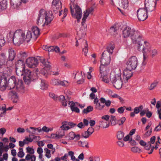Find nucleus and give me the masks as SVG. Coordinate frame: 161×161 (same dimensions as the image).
Returning a JSON list of instances; mask_svg holds the SVG:
<instances>
[{"instance_id": "nucleus-1", "label": "nucleus", "mask_w": 161, "mask_h": 161, "mask_svg": "<svg viewBox=\"0 0 161 161\" xmlns=\"http://www.w3.org/2000/svg\"><path fill=\"white\" fill-rule=\"evenodd\" d=\"M10 37H13V41L14 44L19 46L25 42H28L30 41L32 37V33L30 31L24 32L21 30H16L14 34L9 33L7 36Z\"/></svg>"}, {"instance_id": "nucleus-2", "label": "nucleus", "mask_w": 161, "mask_h": 161, "mask_svg": "<svg viewBox=\"0 0 161 161\" xmlns=\"http://www.w3.org/2000/svg\"><path fill=\"white\" fill-rule=\"evenodd\" d=\"M122 35L125 38L130 37L133 40H134L135 42L137 44L138 49L140 50V47L142 45V43H141L143 41L140 39V36L138 32L136 31L134 28L127 26L123 30Z\"/></svg>"}, {"instance_id": "nucleus-3", "label": "nucleus", "mask_w": 161, "mask_h": 161, "mask_svg": "<svg viewBox=\"0 0 161 161\" xmlns=\"http://www.w3.org/2000/svg\"><path fill=\"white\" fill-rule=\"evenodd\" d=\"M53 16L52 12H47L44 9H41L37 19V24L39 25L42 24L45 19V24L47 25L53 20Z\"/></svg>"}, {"instance_id": "nucleus-4", "label": "nucleus", "mask_w": 161, "mask_h": 161, "mask_svg": "<svg viewBox=\"0 0 161 161\" xmlns=\"http://www.w3.org/2000/svg\"><path fill=\"white\" fill-rule=\"evenodd\" d=\"M18 79L14 76H12L8 79L7 82V78L5 77L1 80L0 85L2 86L0 88V89L1 90H5L7 86L9 87L10 89L14 88L15 86V84Z\"/></svg>"}, {"instance_id": "nucleus-5", "label": "nucleus", "mask_w": 161, "mask_h": 161, "mask_svg": "<svg viewBox=\"0 0 161 161\" xmlns=\"http://www.w3.org/2000/svg\"><path fill=\"white\" fill-rule=\"evenodd\" d=\"M71 13L72 16L77 19L79 22L82 16L81 9L75 3H70Z\"/></svg>"}, {"instance_id": "nucleus-6", "label": "nucleus", "mask_w": 161, "mask_h": 161, "mask_svg": "<svg viewBox=\"0 0 161 161\" xmlns=\"http://www.w3.org/2000/svg\"><path fill=\"white\" fill-rule=\"evenodd\" d=\"M121 75L119 74L112 75L110 76V80L114 86L117 89H120L122 87V81L121 78Z\"/></svg>"}, {"instance_id": "nucleus-7", "label": "nucleus", "mask_w": 161, "mask_h": 161, "mask_svg": "<svg viewBox=\"0 0 161 161\" xmlns=\"http://www.w3.org/2000/svg\"><path fill=\"white\" fill-rule=\"evenodd\" d=\"M111 55L108 52L104 51L102 54L101 58V63L100 68L107 69V65L109 64L111 61Z\"/></svg>"}, {"instance_id": "nucleus-8", "label": "nucleus", "mask_w": 161, "mask_h": 161, "mask_svg": "<svg viewBox=\"0 0 161 161\" xmlns=\"http://www.w3.org/2000/svg\"><path fill=\"white\" fill-rule=\"evenodd\" d=\"M138 64L137 58L135 56H132L129 58L126 64L128 68L130 69L135 70Z\"/></svg>"}, {"instance_id": "nucleus-9", "label": "nucleus", "mask_w": 161, "mask_h": 161, "mask_svg": "<svg viewBox=\"0 0 161 161\" xmlns=\"http://www.w3.org/2000/svg\"><path fill=\"white\" fill-rule=\"evenodd\" d=\"M25 67L24 63L23 61L21 60H18L16 66V72L17 75L18 76L23 75Z\"/></svg>"}, {"instance_id": "nucleus-10", "label": "nucleus", "mask_w": 161, "mask_h": 161, "mask_svg": "<svg viewBox=\"0 0 161 161\" xmlns=\"http://www.w3.org/2000/svg\"><path fill=\"white\" fill-rule=\"evenodd\" d=\"M8 60L6 53H0V69L5 67V65L11 67L8 63Z\"/></svg>"}, {"instance_id": "nucleus-11", "label": "nucleus", "mask_w": 161, "mask_h": 161, "mask_svg": "<svg viewBox=\"0 0 161 161\" xmlns=\"http://www.w3.org/2000/svg\"><path fill=\"white\" fill-rule=\"evenodd\" d=\"M148 11L145 8H140L137 11V14L138 19L140 21H143L148 17Z\"/></svg>"}, {"instance_id": "nucleus-12", "label": "nucleus", "mask_w": 161, "mask_h": 161, "mask_svg": "<svg viewBox=\"0 0 161 161\" xmlns=\"http://www.w3.org/2000/svg\"><path fill=\"white\" fill-rule=\"evenodd\" d=\"M52 4V7L54 13L56 14L59 11V15L60 16L63 12L62 10L60 11L62 8L61 2L59 0H53Z\"/></svg>"}, {"instance_id": "nucleus-13", "label": "nucleus", "mask_w": 161, "mask_h": 161, "mask_svg": "<svg viewBox=\"0 0 161 161\" xmlns=\"http://www.w3.org/2000/svg\"><path fill=\"white\" fill-rule=\"evenodd\" d=\"M38 60L35 57H29L26 60V64L30 68H35L38 65Z\"/></svg>"}, {"instance_id": "nucleus-14", "label": "nucleus", "mask_w": 161, "mask_h": 161, "mask_svg": "<svg viewBox=\"0 0 161 161\" xmlns=\"http://www.w3.org/2000/svg\"><path fill=\"white\" fill-rule=\"evenodd\" d=\"M100 75L99 78L102 81L106 83H108L109 80L108 78L107 69L100 68Z\"/></svg>"}, {"instance_id": "nucleus-15", "label": "nucleus", "mask_w": 161, "mask_h": 161, "mask_svg": "<svg viewBox=\"0 0 161 161\" xmlns=\"http://www.w3.org/2000/svg\"><path fill=\"white\" fill-rule=\"evenodd\" d=\"M94 9V8L93 7H91L87 9L86 11V12H84L83 18L82 19V21L81 22L82 25L81 28H83L84 30L86 29V25L84 24H85V22L86 21V19L89 14L93 11Z\"/></svg>"}, {"instance_id": "nucleus-16", "label": "nucleus", "mask_w": 161, "mask_h": 161, "mask_svg": "<svg viewBox=\"0 0 161 161\" xmlns=\"http://www.w3.org/2000/svg\"><path fill=\"white\" fill-rule=\"evenodd\" d=\"M8 52V63L12 67L13 65V61L16 56V53L14 49L12 48H9Z\"/></svg>"}, {"instance_id": "nucleus-17", "label": "nucleus", "mask_w": 161, "mask_h": 161, "mask_svg": "<svg viewBox=\"0 0 161 161\" xmlns=\"http://www.w3.org/2000/svg\"><path fill=\"white\" fill-rule=\"evenodd\" d=\"M14 88H15L17 92H19L22 93H24L25 92V89L23 80H21L18 79L15 84V86Z\"/></svg>"}, {"instance_id": "nucleus-18", "label": "nucleus", "mask_w": 161, "mask_h": 161, "mask_svg": "<svg viewBox=\"0 0 161 161\" xmlns=\"http://www.w3.org/2000/svg\"><path fill=\"white\" fill-rule=\"evenodd\" d=\"M23 75L25 82L27 84H29L32 79L31 72L28 69H25Z\"/></svg>"}, {"instance_id": "nucleus-19", "label": "nucleus", "mask_w": 161, "mask_h": 161, "mask_svg": "<svg viewBox=\"0 0 161 161\" xmlns=\"http://www.w3.org/2000/svg\"><path fill=\"white\" fill-rule=\"evenodd\" d=\"M133 70L127 68V67L124 70L123 73V76L124 80H125L126 82H127L128 80L132 76L133 73L131 71Z\"/></svg>"}, {"instance_id": "nucleus-20", "label": "nucleus", "mask_w": 161, "mask_h": 161, "mask_svg": "<svg viewBox=\"0 0 161 161\" xmlns=\"http://www.w3.org/2000/svg\"><path fill=\"white\" fill-rule=\"evenodd\" d=\"M11 67L9 66L6 67L5 66L4 68H3L0 69V73L3 74L4 76H9L11 75L12 72Z\"/></svg>"}, {"instance_id": "nucleus-21", "label": "nucleus", "mask_w": 161, "mask_h": 161, "mask_svg": "<svg viewBox=\"0 0 161 161\" xmlns=\"http://www.w3.org/2000/svg\"><path fill=\"white\" fill-rule=\"evenodd\" d=\"M80 44L81 47L82 48V51L84 54L86 56L88 52V44L86 41L83 40L82 42Z\"/></svg>"}, {"instance_id": "nucleus-22", "label": "nucleus", "mask_w": 161, "mask_h": 161, "mask_svg": "<svg viewBox=\"0 0 161 161\" xmlns=\"http://www.w3.org/2000/svg\"><path fill=\"white\" fill-rule=\"evenodd\" d=\"M41 63L44 65L46 69L49 70L51 68V63L47 60L43 58L40 59Z\"/></svg>"}, {"instance_id": "nucleus-23", "label": "nucleus", "mask_w": 161, "mask_h": 161, "mask_svg": "<svg viewBox=\"0 0 161 161\" xmlns=\"http://www.w3.org/2000/svg\"><path fill=\"white\" fill-rule=\"evenodd\" d=\"M20 0H11L10 4L11 7L13 8L18 7L21 4Z\"/></svg>"}, {"instance_id": "nucleus-24", "label": "nucleus", "mask_w": 161, "mask_h": 161, "mask_svg": "<svg viewBox=\"0 0 161 161\" xmlns=\"http://www.w3.org/2000/svg\"><path fill=\"white\" fill-rule=\"evenodd\" d=\"M151 49L149 43L146 42H144V44L142 50L143 53H146L148 52H149Z\"/></svg>"}, {"instance_id": "nucleus-25", "label": "nucleus", "mask_w": 161, "mask_h": 161, "mask_svg": "<svg viewBox=\"0 0 161 161\" xmlns=\"http://www.w3.org/2000/svg\"><path fill=\"white\" fill-rule=\"evenodd\" d=\"M9 94L11 96V98L13 102L14 103H17L19 100V98L16 92L11 91L9 92Z\"/></svg>"}, {"instance_id": "nucleus-26", "label": "nucleus", "mask_w": 161, "mask_h": 161, "mask_svg": "<svg viewBox=\"0 0 161 161\" xmlns=\"http://www.w3.org/2000/svg\"><path fill=\"white\" fill-rule=\"evenodd\" d=\"M59 101L60 102L62 105L64 106H66L67 104V99H65L63 95H60L59 97H58V99Z\"/></svg>"}, {"instance_id": "nucleus-27", "label": "nucleus", "mask_w": 161, "mask_h": 161, "mask_svg": "<svg viewBox=\"0 0 161 161\" xmlns=\"http://www.w3.org/2000/svg\"><path fill=\"white\" fill-rule=\"evenodd\" d=\"M7 0H3L0 2V11L6 9L7 8Z\"/></svg>"}, {"instance_id": "nucleus-28", "label": "nucleus", "mask_w": 161, "mask_h": 161, "mask_svg": "<svg viewBox=\"0 0 161 161\" xmlns=\"http://www.w3.org/2000/svg\"><path fill=\"white\" fill-rule=\"evenodd\" d=\"M114 44H111L109 45L107 47V50L104 51H106L109 53V55H112L113 52V50L114 48Z\"/></svg>"}, {"instance_id": "nucleus-29", "label": "nucleus", "mask_w": 161, "mask_h": 161, "mask_svg": "<svg viewBox=\"0 0 161 161\" xmlns=\"http://www.w3.org/2000/svg\"><path fill=\"white\" fill-rule=\"evenodd\" d=\"M41 80V89L42 90H46L48 87V85L45 80L40 79Z\"/></svg>"}, {"instance_id": "nucleus-30", "label": "nucleus", "mask_w": 161, "mask_h": 161, "mask_svg": "<svg viewBox=\"0 0 161 161\" xmlns=\"http://www.w3.org/2000/svg\"><path fill=\"white\" fill-rule=\"evenodd\" d=\"M33 33L36 36H38L40 34V30L37 26H35L33 27L32 28Z\"/></svg>"}, {"instance_id": "nucleus-31", "label": "nucleus", "mask_w": 161, "mask_h": 161, "mask_svg": "<svg viewBox=\"0 0 161 161\" xmlns=\"http://www.w3.org/2000/svg\"><path fill=\"white\" fill-rule=\"evenodd\" d=\"M100 100L102 103H105V105L106 106L108 107L110 106L111 103L110 100H106L103 97L101 98Z\"/></svg>"}, {"instance_id": "nucleus-32", "label": "nucleus", "mask_w": 161, "mask_h": 161, "mask_svg": "<svg viewBox=\"0 0 161 161\" xmlns=\"http://www.w3.org/2000/svg\"><path fill=\"white\" fill-rule=\"evenodd\" d=\"M68 122L67 121H64L62 123V125L60 127V128L63 130H68L70 128L68 126H67L68 125Z\"/></svg>"}, {"instance_id": "nucleus-33", "label": "nucleus", "mask_w": 161, "mask_h": 161, "mask_svg": "<svg viewBox=\"0 0 161 161\" xmlns=\"http://www.w3.org/2000/svg\"><path fill=\"white\" fill-rule=\"evenodd\" d=\"M30 128L33 130L31 132V133L32 134H36L37 135V134L36 132V131H38V132H40L42 131V129L40 127L35 128L32 127H30Z\"/></svg>"}, {"instance_id": "nucleus-34", "label": "nucleus", "mask_w": 161, "mask_h": 161, "mask_svg": "<svg viewBox=\"0 0 161 161\" xmlns=\"http://www.w3.org/2000/svg\"><path fill=\"white\" fill-rule=\"evenodd\" d=\"M129 2L128 0H121V7L125 9L129 6Z\"/></svg>"}, {"instance_id": "nucleus-35", "label": "nucleus", "mask_w": 161, "mask_h": 161, "mask_svg": "<svg viewBox=\"0 0 161 161\" xmlns=\"http://www.w3.org/2000/svg\"><path fill=\"white\" fill-rule=\"evenodd\" d=\"M118 29V28L116 25H114L111 27L109 30L110 32L112 35L114 34V33L116 32Z\"/></svg>"}, {"instance_id": "nucleus-36", "label": "nucleus", "mask_w": 161, "mask_h": 161, "mask_svg": "<svg viewBox=\"0 0 161 161\" xmlns=\"http://www.w3.org/2000/svg\"><path fill=\"white\" fill-rule=\"evenodd\" d=\"M5 43L4 37L3 34H0V48L3 46Z\"/></svg>"}, {"instance_id": "nucleus-37", "label": "nucleus", "mask_w": 161, "mask_h": 161, "mask_svg": "<svg viewBox=\"0 0 161 161\" xmlns=\"http://www.w3.org/2000/svg\"><path fill=\"white\" fill-rule=\"evenodd\" d=\"M60 80L58 79H53L51 80V84L54 86L59 85Z\"/></svg>"}, {"instance_id": "nucleus-38", "label": "nucleus", "mask_w": 161, "mask_h": 161, "mask_svg": "<svg viewBox=\"0 0 161 161\" xmlns=\"http://www.w3.org/2000/svg\"><path fill=\"white\" fill-rule=\"evenodd\" d=\"M93 110V107L91 106H87L86 108L84 109L83 110V113L85 114L92 111Z\"/></svg>"}, {"instance_id": "nucleus-39", "label": "nucleus", "mask_w": 161, "mask_h": 161, "mask_svg": "<svg viewBox=\"0 0 161 161\" xmlns=\"http://www.w3.org/2000/svg\"><path fill=\"white\" fill-rule=\"evenodd\" d=\"M78 145L82 147H86L87 148L88 147V143L87 142H82L81 141H80L78 142Z\"/></svg>"}, {"instance_id": "nucleus-40", "label": "nucleus", "mask_w": 161, "mask_h": 161, "mask_svg": "<svg viewBox=\"0 0 161 161\" xmlns=\"http://www.w3.org/2000/svg\"><path fill=\"white\" fill-rule=\"evenodd\" d=\"M105 106V105L104 104H102L101 103H99L97 104V105H95V108L96 109L100 110L103 109Z\"/></svg>"}, {"instance_id": "nucleus-41", "label": "nucleus", "mask_w": 161, "mask_h": 161, "mask_svg": "<svg viewBox=\"0 0 161 161\" xmlns=\"http://www.w3.org/2000/svg\"><path fill=\"white\" fill-rule=\"evenodd\" d=\"M149 53H150V55L152 58L156 56L158 54L157 50L155 49H151Z\"/></svg>"}, {"instance_id": "nucleus-42", "label": "nucleus", "mask_w": 161, "mask_h": 161, "mask_svg": "<svg viewBox=\"0 0 161 161\" xmlns=\"http://www.w3.org/2000/svg\"><path fill=\"white\" fill-rule=\"evenodd\" d=\"M158 82L157 80H155L153 82L149 87V89L150 90H152L154 89L158 84Z\"/></svg>"}, {"instance_id": "nucleus-43", "label": "nucleus", "mask_w": 161, "mask_h": 161, "mask_svg": "<svg viewBox=\"0 0 161 161\" xmlns=\"http://www.w3.org/2000/svg\"><path fill=\"white\" fill-rule=\"evenodd\" d=\"M59 85H61L64 87H67L68 86L69 84V82L65 80H63L62 81L60 80L59 81Z\"/></svg>"}, {"instance_id": "nucleus-44", "label": "nucleus", "mask_w": 161, "mask_h": 161, "mask_svg": "<svg viewBox=\"0 0 161 161\" xmlns=\"http://www.w3.org/2000/svg\"><path fill=\"white\" fill-rule=\"evenodd\" d=\"M126 119L125 117H122L120 119L118 120L117 121V123L119 125H121L123 124L124 122L125 121Z\"/></svg>"}, {"instance_id": "nucleus-45", "label": "nucleus", "mask_w": 161, "mask_h": 161, "mask_svg": "<svg viewBox=\"0 0 161 161\" xmlns=\"http://www.w3.org/2000/svg\"><path fill=\"white\" fill-rule=\"evenodd\" d=\"M116 118L115 116H111V118L110 120V121L111 124L112 125L114 126L117 123H116Z\"/></svg>"}, {"instance_id": "nucleus-46", "label": "nucleus", "mask_w": 161, "mask_h": 161, "mask_svg": "<svg viewBox=\"0 0 161 161\" xmlns=\"http://www.w3.org/2000/svg\"><path fill=\"white\" fill-rule=\"evenodd\" d=\"M124 133L122 131H119L118 133L117 137L119 140L122 139L124 136Z\"/></svg>"}, {"instance_id": "nucleus-47", "label": "nucleus", "mask_w": 161, "mask_h": 161, "mask_svg": "<svg viewBox=\"0 0 161 161\" xmlns=\"http://www.w3.org/2000/svg\"><path fill=\"white\" fill-rule=\"evenodd\" d=\"M49 96L50 97L53 99L54 100H58V96L53 93L50 92L49 93Z\"/></svg>"}, {"instance_id": "nucleus-48", "label": "nucleus", "mask_w": 161, "mask_h": 161, "mask_svg": "<svg viewBox=\"0 0 161 161\" xmlns=\"http://www.w3.org/2000/svg\"><path fill=\"white\" fill-rule=\"evenodd\" d=\"M131 150L133 153H139L141 149L137 147H134L131 148Z\"/></svg>"}, {"instance_id": "nucleus-49", "label": "nucleus", "mask_w": 161, "mask_h": 161, "mask_svg": "<svg viewBox=\"0 0 161 161\" xmlns=\"http://www.w3.org/2000/svg\"><path fill=\"white\" fill-rule=\"evenodd\" d=\"M70 107L71 110L73 111L76 113H79L80 112L79 109L76 106H70Z\"/></svg>"}, {"instance_id": "nucleus-50", "label": "nucleus", "mask_w": 161, "mask_h": 161, "mask_svg": "<svg viewBox=\"0 0 161 161\" xmlns=\"http://www.w3.org/2000/svg\"><path fill=\"white\" fill-rule=\"evenodd\" d=\"M40 73L42 75L44 76L45 77L47 78L48 75V72L47 70L45 69H42L40 71Z\"/></svg>"}, {"instance_id": "nucleus-51", "label": "nucleus", "mask_w": 161, "mask_h": 161, "mask_svg": "<svg viewBox=\"0 0 161 161\" xmlns=\"http://www.w3.org/2000/svg\"><path fill=\"white\" fill-rule=\"evenodd\" d=\"M91 135L88 133V132L86 131H85L82 133V137L85 138H88Z\"/></svg>"}, {"instance_id": "nucleus-52", "label": "nucleus", "mask_w": 161, "mask_h": 161, "mask_svg": "<svg viewBox=\"0 0 161 161\" xmlns=\"http://www.w3.org/2000/svg\"><path fill=\"white\" fill-rule=\"evenodd\" d=\"M75 137V134L73 132H71L69 133V138L70 140H73Z\"/></svg>"}, {"instance_id": "nucleus-53", "label": "nucleus", "mask_w": 161, "mask_h": 161, "mask_svg": "<svg viewBox=\"0 0 161 161\" xmlns=\"http://www.w3.org/2000/svg\"><path fill=\"white\" fill-rule=\"evenodd\" d=\"M32 136L31 135H30L29 137L30 136ZM33 136V139H32L31 138H28V137H26V139L27 140V141H28L30 142H32L33 141V139H35L36 138H40V136H35L34 135H32Z\"/></svg>"}, {"instance_id": "nucleus-54", "label": "nucleus", "mask_w": 161, "mask_h": 161, "mask_svg": "<svg viewBox=\"0 0 161 161\" xmlns=\"http://www.w3.org/2000/svg\"><path fill=\"white\" fill-rule=\"evenodd\" d=\"M143 108V106L142 105H140L138 107H136L134 109V112L136 114H138L139 113L140 110V109H142Z\"/></svg>"}, {"instance_id": "nucleus-55", "label": "nucleus", "mask_w": 161, "mask_h": 161, "mask_svg": "<svg viewBox=\"0 0 161 161\" xmlns=\"http://www.w3.org/2000/svg\"><path fill=\"white\" fill-rule=\"evenodd\" d=\"M27 152L31 154H33L34 153V151L33 148H32L29 147H28L26 148Z\"/></svg>"}, {"instance_id": "nucleus-56", "label": "nucleus", "mask_w": 161, "mask_h": 161, "mask_svg": "<svg viewBox=\"0 0 161 161\" xmlns=\"http://www.w3.org/2000/svg\"><path fill=\"white\" fill-rule=\"evenodd\" d=\"M68 104L69 105H70V106H74L76 107H77V106H79V105L80 104L78 102H76L74 103L72 101H69Z\"/></svg>"}, {"instance_id": "nucleus-57", "label": "nucleus", "mask_w": 161, "mask_h": 161, "mask_svg": "<svg viewBox=\"0 0 161 161\" xmlns=\"http://www.w3.org/2000/svg\"><path fill=\"white\" fill-rule=\"evenodd\" d=\"M161 130V122H159L158 125L154 129V131H158Z\"/></svg>"}, {"instance_id": "nucleus-58", "label": "nucleus", "mask_w": 161, "mask_h": 161, "mask_svg": "<svg viewBox=\"0 0 161 161\" xmlns=\"http://www.w3.org/2000/svg\"><path fill=\"white\" fill-rule=\"evenodd\" d=\"M152 147L151 144L150 143V142H148L147 143V145L144 147L145 149L147 150H149L151 149Z\"/></svg>"}, {"instance_id": "nucleus-59", "label": "nucleus", "mask_w": 161, "mask_h": 161, "mask_svg": "<svg viewBox=\"0 0 161 161\" xmlns=\"http://www.w3.org/2000/svg\"><path fill=\"white\" fill-rule=\"evenodd\" d=\"M145 54L146 53H143V62L142 63V65L145 66L147 64V62L146 61V59L147 58V57L145 56Z\"/></svg>"}, {"instance_id": "nucleus-60", "label": "nucleus", "mask_w": 161, "mask_h": 161, "mask_svg": "<svg viewBox=\"0 0 161 161\" xmlns=\"http://www.w3.org/2000/svg\"><path fill=\"white\" fill-rule=\"evenodd\" d=\"M125 110V108L124 107H120L117 109V111L120 114H122L123 113Z\"/></svg>"}, {"instance_id": "nucleus-61", "label": "nucleus", "mask_w": 161, "mask_h": 161, "mask_svg": "<svg viewBox=\"0 0 161 161\" xmlns=\"http://www.w3.org/2000/svg\"><path fill=\"white\" fill-rule=\"evenodd\" d=\"M25 153L23 151H19L18 153V156L20 158H23L24 156Z\"/></svg>"}, {"instance_id": "nucleus-62", "label": "nucleus", "mask_w": 161, "mask_h": 161, "mask_svg": "<svg viewBox=\"0 0 161 161\" xmlns=\"http://www.w3.org/2000/svg\"><path fill=\"white\" fill-rule=\"evenodd\" d=\"M94 130V129L92 127H91L89 128L87 131L88 132V133L91 135L92 133H93Z\"/></svg>"}, {"instance_id": "nucleus-63", "label": "nucleus", "mask_w": 161, "mask_h": 161, "mask_svg": "<svg viewBox=\"0 0 161 161\" xmlns=\"http://www.w3.org/2000/svg\"><path fill=\"white\" fill-rule=\"evenodd\" d=\"M139 143L140 144V145L143 147H145L146 145H147V143H146L145 142H144V141L142 140H141L139 142Z\"/></svg>"}, {"instance_id": "nucleus-64", "label": "nucleus", "mask_w": 161, "mask_h": 161, "mask_svg": "<svg viewBox=\"0 0 161 161\" xmlns=\"http://www.w3.org/2000/svg\"><path fill=\"white\" fill-rule=\"evenodd\" d=\"M37 152L39 154H42L43 152V149L41 147H38L37 148Z\"/></svg>"}]
</instances>
